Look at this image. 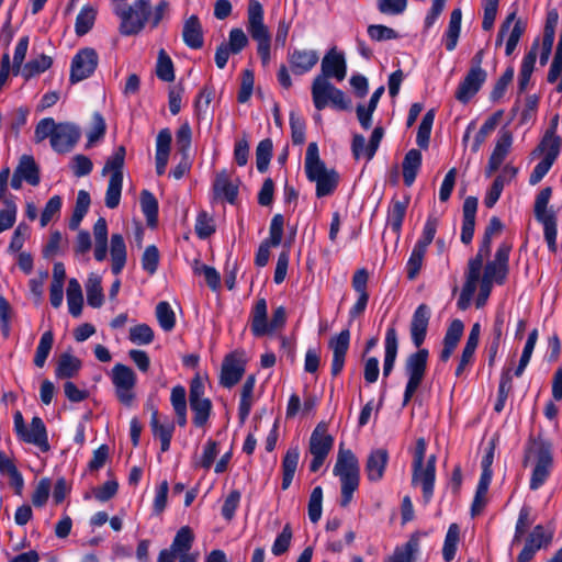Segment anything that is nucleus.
Returning <instances> with one entry per match:
<instances>
[{
    "instance_id": "nucleus-1",
    "label": "nucleus",
    "mask_w": 562,
    "mask_h": 562,
    "mask_svg": "<svg viewBox=\"0 0 562 562\" xmlns=\"http://www.w3.org/2000/svg\"><path fill=\"white\" fill-rule=\"evenodd\" d=\"M304 168L307 179L316 184V195L323 198L334 192L338 184V173L327 168L319 158L318 146L310 143L305 154Z\"/></svg>"
},
{
    "instance_id": "nucleus-2",
    "label": "nucleus",
    "mask_w": 562,
    "mask_h": 562,
    "mask_svg": "<svg viewBox=\"0 0 562 562\" xmlns=\"http://www.w3.org/2000/svg\"><path fill=\"white\" fill-rule=\"evenodd\" d=\"M333 473L339 477L341 485L340 505L346 507L351 502L360 482L359 461L350 449L339 448Z\"/></svg>"
},
{
    "instance_id": "nucleus-3",
    "label": "nucleus",
    "mask_w": 562,
    "mask_h": 562,
    "mask_svg": "<svg viewBox=\"0 0 562 562\" xmlns=\"http://www.w3.org/2000/svg\"><path fill=\"white\" fill-rule=\"evenodd\" d=\"M113 11L121 21V34L126 36L135 35L149 22L150 0H134L128 5L119 3L114 7Z\"/></svg>"
},
{
    "instance_id": "nucleus-4",
    "label": "nucleus",
    "mask_w": 562,
    "mask_h": 562,
    "mask_svg": "<svg viewBox=\"0 0 562 562\" xmlns=\"http://www.w3.org/2000/svg\"><path fill=\"white\" fill-rule=\"evenodd\" d=\"M552 195L550 187L543 188L536 196L533 213L536 220L543 226L544 240L550 251L557 250V215L549 202Z\"/></svg>"
},
{
    "instance_id": "nucleus-5",
    "label": "nucleus",
    "mask_w": 562,
    "mask_h": 562,
    "mask_svg": "<svg viewBox=\"0 0 562 562\" xmlns=\"http://www.w3.org/2000/svg\"><path fill=\"white\" fill-rule=\"evenodd\" d=\"M312 97L317 110L331 104L338 110H347L350 105L345 93L333 86L324 76H316L312 85Z\"/></svg>"
},
{
    "instance_id": "nucleus-6",
    "label": "nucleus",
    "mask_w": 562,
    "mask_h": 562,
    "mask_svg": "<svg viewBox=\"0 0 562 562\" xmlns=\"http://www.w3.org/2000/svg\"><path fill=\"white\" fill-rule=\"evenodd\" d=\"M13 425L21 440L38 447L44 452L49 450L46 427L41 417L34 416L30 426H26L21 412H15Z\"/></svg>"
},
{
    "instance_id": "nucleus-7",
    "label": "nucleus",
    "mask_w": 562,
    "mask_h": 562,
    "mask_svg": "<svg viewBox=\"0 0 562 562\" xmlns=\"http://www.w3.org/2000/svg\"><path fill=\"white\" fill-rule=\"evenodd\" d=\"M427 360H428V350L427 349H419L418 351L412 353L405 363V373L408 378L405 391H404V397H403V405H407L408 402L412 400L415 392L418 390L419 385L422 384V381L426 373L427 368Z\"/></svg>"
},
{
    "instance_id": "nucleus-8",
    "label": "nucleus",
    "mask_w": 562,
    "mask_h": 562,
    "mask_svg": "<svg viewBox=\"0 0 562 562\" xmlns=\"http://www.w3.org/2000/svg\"><path fill=\"white\" fill-rule=\"evenodd\" d=\"M110 378L119 401L130 406L135 398L134 387L137 381L135 372L125 364L116 363L111 370Z\"/></svg>"
},
{
    "instance_id": "nucleus-9",
    "label": "nucleus",
    "mask_w": 562,
    "mask_h": 562,
    "mask_svg": "<svg viewBox=\"0 0 562 562\" xmlns=\"http://www.w3.org/2000/svg\"><path fill=\"white\" fill-rule=\"evenodd\" d=\"M334 443V438L327 434L326 426L319 424L313 430L310 438V453L312 454V461L310 470L317 472L324 464L328 457Z\"/></svg>"
},
{
    "instance_id": "nucleus-10",
    "label": "nucleus",
    "mask_w": 562,
    "mask_h": 562,
    "mask_svg": "<svg viewBox=\"0 0 562 562\" xmlns=\"http://www.w3.org/2000/svg\"><path fill=\"white\" fill-rule=\"evenodd\" d=\"M412 484L422 487L424 502L429 503L436 480V456H429L426 463L412 464Z\"/></svg>"
},
{
    "instance_id": "nucleus-11",
    "label": "nucleus",
    "mask_w": 562,
    "mask_h": 562,
    "mask_svg": "<svg viewBox=\"0 0 562 562\" xmlns=\"http://www.w3.org/2000/svg\"><path fill=\"white\" fill-rule=\"evenodd\" d=\"M510 250V244L502 243L498 246L494 258L486 262L482 279L492 283L502 284L508 274Z\"/></svg>"
},
{
    "instance_id": "nucleus-12",
    "label": "nucleus",
    "mask_w": 562,
    "mask_h": 562,
    "mask_svg": "<svg viewBox=\"0 0 562 562\" xmlns=\"http://www.w3.org/2000/svg\"><path fill=\"white\" fill-rule=\"evenodd\" d=\"M98 66V54L93 48H83L77 52L71 60L70 77L71 83H77L89 78Z\"/></svg>"
},
{
    "instance_id": "nucleus-13",
    "label": "nucleus",
    "mask_w": 562,
    "mask_h": 562,
    "mask_svg": "<svg viewBox=\"0 0 562 562\" xmlns=\"http://www.w3.org/2000/svg\"><path fill=\"white\" fill-rule=\"evenodd\" d=\"M553 539V531L537 525L528 536L526 543L518 555L517 562H529L537 551L547 548Z\"/></svg>"
},
{
    "instance_id": "nucleus-14",
    "label": "nucleus",
    "mask_w": 562,
    "mask_h": 562,
    "mask_svg": "<svg viewBox=\"0 0 562 562\" xmlns=\"http://www.w3.org/2000/svg\"><path fill=\"white\" fill-rule=\"evenodd\" d=\"M536 446L537 460L530 479V488L532 491L540 488L544 484L549 477L553 461L549 446L542 442L537 443Z\"/></svg>"
},
{
    "instance_id": "nucleus-15",
    "label": "nucleus",
    "mask_w": 562,
    "mask_h": 562,
    "mask_svg": "<svg viewBox=\"0 0 562 562\" xmlns=\"http://www.w3.org/2000/svg\"><path fill=\"white\" fill-rule=\"evenodd\" d=\"M245 372V359L240 352L227 355L222 363L220 382L224 387L231 389L243 376Z\"/></svg>"
},
{
    "instance_id": "nucleus-16",
    "label": "nucleus",
    "mask_w": 562,
    "mask_h": 562,
    "mask_svg": "<svg viewBox=\"0 0 562 562\" xmlns=\"http://www.w3.org/2000/svg\"><path fill=\"white\" fill-rule=\"evenodd\" d=\"M194 537L188 526L181 527L176 533L170 548L159 552L157 562H175L177 553L190 552Z\"/></svg>"
},
{
    "instance_id": "nucleus-17",
    "label": "nucleus",
    "mask_w": 562,
    "mask_h": 562,
    "mask_svg": "<svg viewBox=\"0 0 562 562\" xmlns=\"http://www.w3.org/2000/svg\"><path fill=\"white\" fill-rule=\"evenodd\" d=\"M486 78L487 74L484 69H470L456 91L457 100L468 103L480 91Z\"/></svg>"
},
{
    "instance_id": "nucleus-18",
    "label": "nucleus",
    "mask_w": 562,
    "mask_h": 562,
    "mask_svg": "<svg viewBox=\"0 0 562 562\" xmlns=\"http://www.w3.org/2000/svg\"><path fill=\"white\" fill-rule=\"evenodd\" d=\"M319 60V55L315 49L294 48L288 54V61L294 75H304L310 72Z\"/></svg>"
},
{
    "instance_id": "nucleus-19",
    "label": "nucleus",
    "mask_w": 562,
    "mask_h": 562,
    "mask_svg": "<svg viewBox=\"0 0 562 562\" xmlns=\"http://www.w3.org/2000/svg\"><path fill=\"white\" fill-rule=\"evenodd\" d=\"M80 137L79 128L70 123H59L53 135L52 148L57 153L69 151Z\"/></svg>"
},
{
    "instance_id": "nucleus-20",
    "label": "nucleus",
    "mask_w": 562,
    "mask_h": 562,
    "mask_svg": "<svg viewBox=\"0 0 562 562\" xmlns=\"http://www.w3.org/2000/svg\"><path fill=\"white\" fill-rule=\"evenodd\" d=\"M347 66L344 54L335 48L329 49L322 60V74L326 79L335 78L338 81L345 79Z\"/></svg>"
},
{
    "instance_id": "nucleus-21",
    "label": "nucleus",
    "mask_w": 562,
    "mask_h": 562,
    "mask_svg": "<svg viewBox=\"0 0 562 562\" xmlns=\"http://www.w3.org/2000/svg\"><path fill=\"white\" fill-rule=\"evenodd\" d=\"M150 427L155 437L160 440V450L166 452L170 448L175 431L173 422L167 416H160L157 411L151 413Z\"/></svg>"
},
{
    "instance_id": "nucleus-22",
    "label": "nucleus",
    "mask_w": 562,
    "mask_h": 562,
    "mask_svg": "<svg viewBox=\"0 0 562 562\" xmlns=\"http://www.w3.org/2000/svg\"><path fill=\"white\" fill-rule=\"evenodd\" d=\"M389 463V453L383 448L373 449L370 451L366 462V474L370 482H380Z\"/></svg>"
},
{
    "instance_id": "nucleus-23",
    "label": "nucleus",
    "mask_w": 562,
    "mask_h": 562,
    "mask_svg": "<svg viewBox=\"0 0 562 562\" xmlns=\"http://www.w3.org/2000/svg\"><path fill=\"white\" fill-rule=\"evenodd\" d=\"M349 342L350 331L348 329L341 330L329 341V348L333 351L331 373L334 375H337L344 368L345 357L349 348Z\"/></svg>"
},
{
    "instance_id": "nucleus-24",
    "label": "nucleus",
    "mask_w": 562,
    "mask_h": 562,
    "mask_svg": "<svg viewBox=\"0 0 562 562\" xmlns=\"http://www.w3.org/2000/svg\"><path fill=\"white\" fill-rule=\"evenodd\" d=\"M430 310L427 305L420 304L414 312L411 323V337L413 344L418 348L424 342L427 334Z\"/></svg>"
},
{
    "instance_id": "nucleus-25",
    "label": "nucleus",
    "mask_w": 562,
    "mask_h": 562,
    "mask_svg": "<svg viewBox=\"0 0 562 562\" xmlns=\"http://www.w3.org/2000/svg\"><path fill=\"white\" fill-rule=\"evenodd\" d=\"M247 31L251 38L269 35L270 32L263 22V8L257 0H251L247 10Z\"/></svg>"
},
{
    "instance_id": "nucleus-26",
    "label": "nucleus",
    "mask_w": 562,
    "mask_h": 562,
    "mask_svg": "<svg viewBox=\"0 0 562 562\" xmlns=\"http://www.w3.org/2000/svg\"><path fill=\"white\" fill-rule=\"evenodd\" d=\"M512 143L513 137L510 133L504 132L498 136L495 147L488 159V165L486 168L487 177H491L492 173L501 167L510 149Z\"/></svg>"
},
{
    "instance_id": "nucleus-27",
    "label": "nucleus",
    "mask_w": 562,
    "mask_h": 562,
    "mask_svg": "<svg viewBox=\"0 0 562 562\" xmlns=\"http://www.w3.org/2000/svg\"><path fill=\"white\" fill-rule=\"evenodd\" d=\"M183 42L193 49L201 48L203 45V32L200 20L196 15H191L184 21L182 30Z\"/></svg>"
},
{
    "instance_id": "nucleus-28",
    "label": "nucleus",
    "mask_w": 562,
    "mask_h": 562,
    "mask_svg": "<svg viewBox=\"0 0 562 562\" xmlns=\"http://www.w3.org/2000/svg\"><path fill=\"white\" fill-rule=\"evenodd\" d=\"M110 255L112 260V272L119 274L126 263V245L121 234H112L110 241Z\"/></svg>"
},
{
    "instance_id": "nucleus-29",
    "label": "nucleus",
    "mask_w": 562,
    "mask_h": 562,
    "mask_svg": "<svg viewBox=\"0 0 562 562\" xmlns=\"http://www.w3.org/2000/svg\"><path fill=\"white\" fill-rule=\"evenodd\" d=\"M213 190L217 199L225 200L232 204L236 201L238 195V188L229 180L226 171H221L216 175Z\"/></svg>"
},
{
    "instance_id": "nucleus-30",
    "label": "nucleus",
    "mask_w": 562,
    "mask_h": 562,
    "mask_svg": "<svg viewBox=\"0 0 562 562\" xmlns=\"http://www.w3.org/2000/svg\"><path fill=\"white\" fill-rule=\"evenodd\" d=\"M87 303L93 308H99L104 303L102 289V278L98 273L91 272L85 283Z\"/></svg>"
},
{
    "instance_id": "nucleus-31",
    "label": "nucleus",
    "mask_w": 562,
    "mask_h": 562,
    "mask_svg": "<svg viewBox=\"0 0 562 562\" xmlns=\"http://www.w3.org/2000/svg\"><path fill=\"white\" fill-rule=\"evenodd\" d=\"M384 349L383 375L387 376L394 368L397 356V333L394 326L386 329Z\"/></svg>"
},
{
    "instance_id": "nucleus-32",
    "label": "nucleus",
    "mask_w": 562,
    "mask_h": 562,
    "mask_svg": "<svg viewBox=\"0 0 562 562\" xmlns=\"http://www.w3.org/2000/svg\"><path fill=\"white\" fill-rule=\"evenodd\" d=\"M461 21H462L461 9H459V8L453 9L450 14L448 27L442 37L446 49L449 52H452L458 45V41L460 37V33H461Z\"/></svg>"
},
{
    "instance_id": "nucleus-33",
    "label": "nucleus",
    "mask_w": 562,
    "mask_h": 562,
    "mask_svg": "<svg viewBox=\"0 0 562 562\" xmlns=\"http://www.w3.org/2000/svg\"><path fill=\"white\" fill-rule=\"evenodd\" d=\"M94 236V258L97 261H103L108 254V224L105 218L100 217L93 226Z\"/></svg>"
},
{
    "instance_id": "nucleus-34",
    "label": "nucleus",
    "mask_w": 562,
    "mask_h": 562,
    "mask_svg": "<svg viewBox=\"0 0 562 562\" xmlns=\"http://www.w3.org/2000/svg\"><path fill=\"white\" fill-rule=\"evenodd\" d=\"M481 327L480 324H474L471 328V331L468 336L467 344L462 350L461 359L459 362V366L456 369V374L459 376L464 371L465 367L470 363L472 360L475 349L479 345V337H480Z\"/></svg>"
},
{
    "instance_id": "nucleus-35",
    "label": "nucleus",
    "mask_w": 562,
    "mask_h": 562,
    "mask_svg": "<svg viewBox=\"0 0 562 562\" xmlns=\"http://www.w3.org/2000/svg\"><path fill=\"white\" fill-rule=\"evenodd\" d=\"M66 295L69 314L74 317H79L83 307V294L81 284L77 279L71 278L68 281Z\"/></svg>"
},
{
    "instance_id": "nucleus-36",
    "label": "nucleus",
    "mask_w": 562,
    "mask_h": 562,
    "mask_svg": "<svg viewBox=\"0 0 562 562\" xmlns=\"http://www.w3.org/2000/svg\"><path fill=\"white\" fill-rule=\"evenodd\" d=\"M300 451L297 447H291L286 450L282 460V490H288L293 481L297 469Z\"/></svg>"
},
{
    "instance_id": "nucleus-37",
    "label": "nucleus",
    "mask_w": 562,
    "mask_h": 562,
    "mask_svg": "<svg viewBox=\"0 0 562 562\" xmlns=\"http://www.w3.org/2000/svg\"><path fill=\"white\" fill-rule=\"evenodd\" d=\"M422 166V154L417 149H411L403 160V180L405 186L411 187Z\"/></svg>"
},
{
    "instance_id": "nucleus-38",
    "label": "nucleus",
    "mask_w": 562,
    "mask_h": 562,
    "mask_svg": "<svg viewBox=\"0 0 562 562\" xmlns=\"http://www.w3.org/2000/svg\"><path fill=\"white\" fill-rule=\"evenodd\" d=\"M508 14H514V21L509 27L508 33H507L506 45H505L506 56H510L515 52L520 37L522 36V34L526 31V22L522 19L517 18L516 9L510 11Z\"/></svg>"
},
{
    "instance_id": "nucleus-39",
    "label": "nucleus",
    "mask_w": 562,
    "mask_h": 562,
    "mask_svg": "<svg viewBox=\"0 0 562 562\" xmlns=\"http://www.w3.org/2000/svg\"><path fill=\"white\" fill-rule=\"evenodd\" d=\"M408 203V198H404L403 200H394L389 209L387 224L396 234L401 232Z\"/></svg>"
},
{
    "instance_id": "nucleus-40",
    "label": "nucleus",
    "mask_w": 562,
    "mask_h": 562,
    "mask_svg": "<svg viewBox=\"0 0 562 562\" xmlns=\"http://www.w3.org/2000/svg\"><path fill=\"white\" fill-rule=\"evenodd\" d=\"M493 471L482 470L480 481L476 487V493L472 504V515H477L485 505V497L492 481Z\"/></svg>"
},
{
    "instance_id": "nucleus-41",
    "label": "nucleus",
    "mask_w": 562,
    "mask_h": 562,
    "mask_svg": "<svg viewBox=\"0 0 562 562\" xmlns=\"http://www.w3.org/2000/svg\"><path fill=\"white\" fill-rule=\"evenodd\" d=\"M170 402L177 416L179 426L187 424V392L181 385L172 387Z\"/></svg>"
},
{
    "instance_id": "nucleus-42",
    "label": "nucleus",
    "mask_w": 562,
    "mask_h": 562,
    "mask_svg": "<svg viewBox=\"0 0 562 562\" xmlns=\"http://www.w3.org/2000/svg\"><path fill=\"white\" fill-rule=\"evenodd\" d=\"M81 368V361L70 353H63L56 367V376L59 379L74 378Z\"/></svg>"
},
{
    "instance_id": "nucleus-43",
    "label": "nucleus",
    "mask_w": 562,
    "mask_h": 562,
    "mask_svg": "<svg viewBox=\"0 0 562 562\" xmlns=\"http://www.w3.org/2000/svg\"><path fill=\"white\" fill-rule=\"evenodd\" d=\"M14 172L20 175L31 186L40 183L38 168L32 156L23 155Z\"/></svg>"
},
{
    "instance_id": "nucleus-44",
    "label": "nucleus",
    "mask_w": 562,
    "mask_h": 562,
    "mask_svg": "<svg viewBox=\"0 0 562 562\" xmlns=\"http://www.w3.org/2000/svg\"><path fill=\"white\" fill-rule=\"evenodd\" d=\"M480 277L481 274L473 272L471 270H467L465 282L463 284L460 297L458 300L459 308L465 310L470 305V302L476 291Z\"/></svg>"
},
{
    "instance_id": "nucleus-45",
    "label": "nucleus",
    "mask_w": 562,
    "mask_h": 562,
    "mask_svg": "<svg viewBox=\"0 0 562 562\" xmlns=\"http://www.w3.org/2000/svg\"><path fill=\"white\" fill-rule=\"evenodd\" d=\"M90 195L87 191L80 190L77 194L76 205L72 213V216L69 221V228L70 229H77L87 214L89 206H90Z\"/></svg>"
},
{
    "instance_id": "nucleus-46",
    "label": "nucleus",
    "mask_w": 562,
    "mask_h": 562,
    "mask_svg": "<svg viewBox=\"0 0 562 562\" xmlns=\"http://www.w3.org/2000/svg\"><path fill=\"white\" fill-rule=\"evenodd\" d=\"M426 252L427 248L416 244L414 245L409 258L406 262V273L409 280H415L419 274Z\"/></svg>"
},
{
    "instance_id": "nucleus-47",
    "label": "nucleus",
    "mask_w": 562,
    "mask_h": 562,
    "mask_svg": "<svg viewBox=\"0 0 562 562\" xmlns=\"http://www.w3.org/2000/svg\"><path fill=\"white\" fill-rule=\"evenodd\" d=\"M459 540L460 528L457 524H451L446 533L442 548V557L446 562H450L454 559Z\"/></svg>"
},
{
    "instance_id": "nucleus-48",
    "label": "nucleus",
    "mask_w": 562,
    "mask_h": 562,
    "mask_svg": "<svg viewBox=\"0 0 562 562\" xmlns=\"http://www.w3.org/2000/svg\"><path fill=\"white\" fill-rule=\"evenodd\" d=\"M124 161L125 148L123 146H119L117 148H115L113 154L106 159L105 165L102 169V175H117L120 178L123 179Z\"/></svg>"
},
{
    "instance_id": "nucleus-49",
    "label": "nucleus",
    "mask_w": 562,
    "mask_h": 562,
    "mask_svg": "<svg viewBox=\"0 0 562 562\" xmlns=\"http://www.w3.org/2000/svg\"><path fill=\"white\" fill-rule=\"evenodd\" d=\"M54 344V334L52 330L45 331L40 339V342L37 345L35 357H34V364L37 368H43L46 363V360L50 353V350L53 348Z\"/></svg>"
},
{
    "instance_id": "nucleus-50",
    "label": "nucleus",
    "mask_w": 562,
    "mask_h": 562,
    "mask_svg": "<svg viewBox=\"0 0 562 562\" xmlns=\"http://www.w3.org/2000/svg\"><path fill=\"white\" fill-rule=\"evenodd\" d=\"M52 63L53 60L49 56L40 55L27 61L21 69V74L24 78L29 79L46 71L52 66Z\"/></svg>"
},
{
    "instance_id": "nucleus-51",
    "label": "nucleus",
    "mask_w": 562,
    "mask_h": 562,
    "mask_svg": "<svg viewBox=\"0 0 562 562\" xmlns=\"http://www.w3.org/2000/svg\"><path fill=\"white\" fill-rule=\"evenodd\" d=\"M97 11L90 7L85 5L76 18L75 30L77 35L82 36L87 34L93 26L95 21Z\"/></svg>"
},
{
    "instance_id": "nucleus-52",
    "label": "nucleus",
    "mask_w": 562,
    "mask_h": 562,
    "mask_svg": "<svg viewBox=\"0 0 562 562\" xmlns=\"http://www.w3.org/2000/svg\"><path fill=\"white\" fill-rule=\"evenodd\" d=\"M537 340H538V329L535 328L528 335L527 341L525 344L522 353L519 359V363L514 371V374L516 376H520L525 372V370L531 359Z\"/></svg>"
},
{
    "instance_id": "nucleus-53",
    "label": "nucleus",
    "mask_w": 562,
    "mask_h": 562,
    "mask_svg": "<svg viewBox=\"0 0 562 562\" xmlns=\"http://www.w3.org/2000/svg\"><path fill=\"white\" fill-rule=\"evenodd\" d=\"M0 473L9 476L13 486L22 488L24 483L22 474L13 461L2 451H0Z\"/></svg>"
},
{
    "instance_id": "nucleus-54",
    "label": "nucleus",
    "mask_w": 562,
    "mask_h": 562,
    "mask_svg": "<svg viewBox=\"0 0 562 562\" xmlns=\"http://www.w3.org/2000/svg\"><path fill=\"white\" fill-rule=\"evenodd\" d=\"M492 238L493 237L484 234L476 256L471 258L468 262V270L481 274L483 261L491 252Z\"/></svg>"
},
{
    "instance_id": "nucleus-55",
    "label": "nucleus",
    "mask_w": 562,
    "mask_h": 562,
    "mask_svg": "<svg viewBox=\"0 0 562 562\" xmlns=\"http://www.w3.org/2000/svg\"><path fill=\"white\" fill-rule=\"evenodd\" d=\"M123 179L117 175H111L105 193V205L109 209H115L121 201Z\"/></svg>"
},
{
    "instance_id": "nucleus-56",
    "label": "nucleus",
    "mask_w": 562,
    "mask_h": 562,
    "mask_svg": "<svg viewBox=\"0 0 562 562\" xmlns=\"http://www.w3.org/2000/svg\"><path fill=\"white\" fill-rule=\"evenodd\" d=\"M560 147L561 144L559 137L553 135H546L537 150L543 155L542 159L553 165L554 160L560 154Z\"/></svg>"
},
{
    "instance_id": "nucleus-57",
    "label": "nucleus",
    "mask_w": 562,
    "mask_h": 562,
    "mask_svg": "<svg viewBox=\"0 0 562 562\" xmlns=\"http://www.w3.org/2000/svg\"><path fill=\"white\" fill-rule=\"evenodd\" d=\"M499 115L501 114L498 113V114H495V115L488 117L483 123V125L480 127V130L475 134L474 139L471 145V150L473 153H476L480 150L481 146L485 143L488 135L495 130L498 119H499Z\"/></svg>"
},
{
    "instance_id": "nucleus-58",
    "label": "nucleus",
    "mask_w": 562,
    "mask_h": 562,
    "mask_svg": "<svg viewBox=\"0 0 562 562\" xmlns=\"http://www.w3.org/2000/svg\"><path fill=\"white\" fill-rule=\"evenodd\" d=\"M156 317L165 331H170L176 325V315L168 302H159L156 306Z\"/></svg>"
},
{
    "instance_id": "nucleus-59",
    "label": "nucleus",
    "mask_w": 562,
    "mask_h": 562,
    "mask_svg": "<svg viewBox=\"0 0 562 562\" xmlns=\"http://www.w3.org/2000/svg\"><path fill=\"white\" fill-rule=\"evenodd\" d=\"M435 120V111L429 110L424 115L417 131L416 143L420 148H427L429 145L430 133Z\"/></svg>"
},
{
    "instance_id": "nucleus-60",
    "label": "nucleus",
    "mask_w": 562,
    "mask_h": 562,
    "mask_svg": "<svg viewBox=\"0 0 562 562\" xmlns=\"http://www.w3.org/2000/svg\"><path fill=\"white\" fill-rule=\"evenodd\" d=\"M140 206L149 225H155L158 215V202L153 193L144 190L140 195Z\"/></svg>"
},
{
    "instance_id": "nucleus-61",
    "label": "nucleus",
    "mask_w": 562,
    "mask_h": 562,
    "mask_svg": "<svg viewBox=\"0 0 562 562\" xmlns=\"http://www.w3.org/2000/svg\"><path fill=\"white\" fill-rule=\"evenodd\" d=\"M191 411L193 413V424L196 427L204 426L211 414L212 403L210 400H203L190 403Z\"/></svg>"
},
{
    "instance_id": "nucleus-62",
    "label": "nucleus",
    "mask_w": 562,
    "mask_h": 562,
    "mask_svg": "<svg viewBox=\"0 0 562 562\" xmlns=\"http://www.w3.org/2000/svg\"><path fill=\"white\" fill-rule=\"evenodd\" d=\"M272 142L269 138L262 139L256 149V165L259 172L268 169L272 156Z\"/></svg>"
},
{
    "instance_id": "nucleus-63",
    "label": "nucleus",
    "mask_w": 562,
    "mask_h": 562,
    "mask_svg": "<svg viewBox=\"0 0 562 562\" xmlns=\"http://www.w3.org/2000/svg\"><path fill=\"white\" fill-rule=\"evenodd\" d=\"M512 390V373H510V369H505L503 370L502 372V375H501V381H499V385H498V394H497V401H496V404H495V407L494 409L496 412H502L504 406H505V402L508 397V394Z\"/></svg>"
},
{
    "instance_id": "nucleus-64",
    "label": "nucleus",
    "mask_w": 562,
    "mask_h": 562,
    "mask_svg": "<svg viewBox=\"0 0 562 562\" xmlns=\"http://www.w3.org/2000/svg\"><path fill=\"white\" fill-rule=\"evenodd\" d=\"M194 229L199 238L210 237L215 232L214 218L204 211L200 212L196 216Z\"/></svg>"
}]
</instances>
